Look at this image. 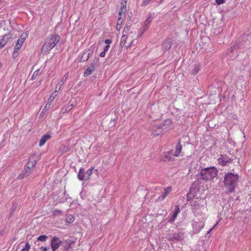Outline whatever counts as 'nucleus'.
Instances as JSON below:
<instances>
[{"label": "nucleus", "instance_id": "nucleus-1", "mask_svg": "<svg viewBox=\"0 0 251 251\" xmlns=\"http://www.w3.org/2000/svg\"><path fill=\"white\" fill-rule=\"evenodd\" d=\"M239 177V175L236 173L231 172L225 173L224 184L227 194L232 193L234 192L235 187L237 185Z\"/></svg>", "mask_w": 251, "mask_h": 251}, {"label": "nucleus", "instance_id": "nucleus-2", "mask_svg": "<svg viewBox=\"0 0 251 251\" xmlns=\"http://www.w3.org/2000/svg\"><path fill=\"white\" fill-rule=\"evenodd\" d=\"M172 128V121L167 119L160 123H154L151 127V132L154 136H157L167 132Z\"/></svg>", "mask_w": 251, "mask_h": 251}, {"label": "nucleus", "instance_id": "nucleus-3", "mask_svg": "<svg viewBox=\"0 0 251 251\" xmlns=\"http://www.w3.org/2000/svg\"><path fill=\"white\" fill-rule=\"evenodd\" d=\"M60 36L58 34H55L48 37L46 40L42 50L46 52L50 51L58 43L60 40Z\"/></svg>", "mask_w": 251, "mask_h": 251}, {"label": "nucleus", "instance_id": "nucleus-4", "mask_svg": "<svg viewBox=\"0 0 251 251\" xmlns=\"http://www.w3.org/2000/svg\"><path fill=\"white\" fill-rule=\"evenodd\" d=\"M37 157L36 155H33L29 157L28 161L25 168V170L20 175L19 178H23L27 176L33 170V169L37 162Z\"/></svg>", "mask_w": 251, "mask_h": 251}, {"label": "nucleus", "instance_id": "nucleus-5", "mask_svg": "<svg viewBox=\"0 0 251 251\" xmlns=\"http://www.w3.org/2000/svg\"><path fill=\"white\" fill-rule=\"evenodd\" d=\"M201 176L204 180H209L215 178L217 175V170L214 167L203 168L201 171Z\"/></svg>", "mask_w": 251, "mask_h": 251}, {"label": "nucleus", "instance_id": "nucleus-6", "mask_svg": "<svg viewBox=\"0 0 251 251\" xmlns=\"http://www.w3.org/2000/svg\"><path fill=\"white\" fill-rule=\"evenodd\" d=\"M185 238V233L182 231H178L177 232H175L173 231H171L168 233L166 238L169 241H180L183 240Z\"/></svg>", "mask_w": 251, "mask_h": 251}, {"label": "nucleus", "instance_id": "nucleus-7", "mask_svg": "<svg viewBox=\"0 0 251 251\" xmlns=\"http://www.w3.org/2000/svg\"><path fill=\"white\" fill-rule=\"evenodd\" d=\"M204 203V200L201 199H197L196 201L192 204V207L194 212L195 214H201V213L205 208L203 203Z\"/></svg>", "mask_w": 251, "mask_h": 251}, {"label": "nucleus", "instance_id": "nucleus-8", "mask_svg": "<svg viewBox=\"0 0 251 251\" xmlns=\"http://www.w3.org/2000/svg\"><path fill=\"white\" fill-rule=\"evenodd\" d=\"M205 220L203 218L201 219L194 220L192 222V226L195 233L199 232L203 227Z\"/></svg>", "mask_w": 251, "mask_h": 251}, {"label": "nucleus", "instance_id": "nucleus-9", "mask_svg": "<svg viewBox=\"0 0 251 251\" xmlns=\"http://www.w3.org/2000/svg\"><path fill=\"white\" fill-rule=\"evenodd\" d=\"M233 159L226 154H220L217 159L218 163L223 166H227Z\"/></svg>", "mask_w": 251, "mask_h": 251}, {"label": "nucleus", "instance_id": "nucleus-10", "mask_svg": "<svg viewBox=\"0 0 251 251\" xmlns=\"http://www.w3.org/2000/svg\"><path fill=\"white\" fill-rule=\"evenodd\" d=\"M26 33H23L19 39L17 40L15 47L14 48V52L13 55L15 56L16 55V53H17L18 51L21 49V47L25 42L26 38L27 37Z\"/></svg>", "mask_w": 251, "mask_h": 251}, {"label": "nucleus", "instance_id": "nucleus-11", "mask_svg": "<svg viewBox=\"0 0 251 251\" xmlns=\"http://www.w3.org/2000/svg\"><path fill=\"white\" fill-rule=\"evenodd\" d=\"M12 38V35L10 33L2 36L0 39V49L4 47L8 42L11 41Z\"/></svg>", "mask_w": 251, "mask_h": 251}, {"label": "nucleus", "instance_id": "nucleus-12", "mask_svg": "<svg viewBox=\"0 0 251 251\" xmlns=\"http://www.w3.org/2000/svg\"><path fill=\"white\" fill-rule=\"evenodd\" d=\"M62 241L56 237H53L51 241V247L52 251H55L61 245Z\"/></svg>", "mask_w": 251, "mask_h": 251}, {"label": "nucleus", "instance_id": "nucleus-13", "mask_svg": "<svg viewBox=\"0 0 251 251\" xmlns=\"http://www.w3.org/2000/svg\"><path fill=\"white\" fill-rule=\"evenodd\" d=\"M180 212V210L178 205L175 206V212L173 213L172 215L169 217L168 222L170 223H173L176 217H177L179 213Z\"/></svg>", "mask_w": 251, "mask_h": 251}, {"label": "nucleus", "instance_id": "nucleus-14", "mask_svg": "<svg viewBox=\"0 0 251 251\" xmlns=\"http://www.w3.org/2000/svg\"><path fill=\"white\" fill-rule=\"evenodd\" d=\"M182 146L181 145L180 140L178 141L177 144L176 145L175 148V151L173 153V156L175 157H178L179 156L180 152H181Z\"/></svg>", "mask_w": 251, "mask_h": 251}, {"label": "nucleus", "instance_id": "nucleus-15", "mask_svg": "<svg viewBox=\"0 0 251 251\" xmlns=\"http://www.w3.org/2000/svg\"><path fill=\"white\" fill-rule=\"evenodd\" d=\"M50 138H51V136L50 134L47 133V134L44 135L42 137L41 139L40 140L39 144V146L40 147L43 146L45 144L46 142L48 140H50Z\"/></svg>", "mask_w": 251, "mask_h": 251}, {"label": "nucleus", "instance_id": "nucleus-16", "mask_svg": "<svg viewBox=\"0 0 251 251\" xmlns=\"http://www.w3.org/2000/svg\"><path fill=\"white\" fill-rule=\"evenodd\" d=\"M58 90H57V86H56L55 90L51 93L50 96L48 99V102L49 103V104H52L55 98L58 95Z\"/></svg>", "mask_w": 251, "mask_h": 251}, {"label": "nucleus", "instance_id": "nucleus-17", "mask_svg": "<svg viewBox=\"0 0 251 251\" xmlns=\"http://www.w3.org/2000/svg\"><path fill=\"white\" fill-rule=\"evenodd\" d=\"M172 46V41L170 39H166L162 45V49L164 50H167L170 49Z\"/></svg>", "mask_w": 251, "mask_h": 251}, {"label": "nucleus", "instance_id": "nucleus-18", "mask_svg": "<svg viewBox=\"0 0 251 251\" xmlns=\"http://www.w3.org/2000/svg\"><path fill=\"white\" fill-rule=\"evenodd\" d=\"M69 76V73H67L62 78V79L58 82V84L56 86H57V90L59 91L61 86L64 84V83L66 82V80L68 78Z\"/></svg>", "mask_w": 251, "mask_h": 251}, {"label": "nucleus", "instance_id": "nucleus-19", "mask_svg": "<svg viewBox=\"0 0 251 251\" xmlns=\"http://www.w3.org/2000/svg\"><path fill=\"white\" fill-rule=\"evenodd\" d=\"M127 37H128V35L125 33H123V35L122 36V38H121V42H120V48L121 49H122L123 48V47H124L126 43V41L127 40Z\"/></svg>", "mask_w": 251, "mask_h": 251}, {"label": "nucleus", "instance_id": "nucleus-20", "mask_svg": "<svg viewBox=\"0 0 251 251\" xmlns=\"http://www.w3.org/2000/svg\"><path fill=\"white\" fill-rule=\"evenodd\" d=\"M200 71V66L198 64H195L192 66L191 70V74L192 75H196Z\"/></svg>", "mask_w": 251, "mask_h": 251}, {"label": "nucleus", "instance_id": "nucleus-21", "mask_svg": "<svg viewBox=\"0 0 251 251\" xmlns=\"http://www.w3.org/2000/svg\"><path fill=\"white\" fill-rule=\"evenodd\" d=\"M85 170L83 168H81L79 169L77 176L78 178L80 180H83L84 179L86 180L85 178Z\"/></svg>", "mask_w": 251, "mask_h": 251}, {"label": "nucleus", "instance_id": "nucleus-22", "mask_svg": "<svg viewBox=\"0 0 251 251\" xmlns=\"http://www.w3.org/2000/svg\"><path fill=\"white\" fill-rule=\"evenodd\" d=\"M154 14L152 13H149L148 17L145 21L144 23L146 26L149 25L150 23L154 17Z\"/></svg>", "mask_w": 251, "mask_h": 251}, {"label": "nucleus", "instance_id": "nucleus-23", "mask_svg": "<svg viewBox=\"0 0 251 251\" xmlns=\"http://www.w3.org/2000/svg\"><path fill=\"white\" fill-rule=\"evenodd\" d=\"M172 155H173V150L167 152L164 155V160L167 161H170L172 160L173 157Z\"/></svg>", "mask_w": 251, "mask_h": 251}, {"label": "nucleus", "instance_id": "nucleus-24", "mask_svg": "<svg viewBox=\"0 0 251 251\" xmlns=\"http://www.w3.org/2000/svg\"><path fill=\"white\" fill-rule=\"evenodd\" d=\"M123 23V20L122 18L121 17H118L116 25V29L117 30H120L121 29Z\"/></svg>", "mask_w": 251, "mask_h": 251}, {"label": "nucleus", "instance_id": "nucleus-25", "mask_svg": "<svg viewBox=\"0 0 251 251\" xmlns=\"http://www.w3.org/2000/svg\"><path fill=\"white\" fill-rule=\"evenodd\" d=\"M95 69L91 66L89 67L84 73V76L86 77L90 75L94 71Z\"/></svg>", "mask_w": 251, "mask_h": 251}, {"label": "nucleus", "instance_id": "nucleus-26", "mask_svg": "<svg viewBox=\"0 0 251 251\" xmlns=\"http://www.w3.org/2000/svg\"><path fill=\"white\" fill-rule=\"evenodd\" d=\"M21 246L22 249L20 251H29L31 248V245L28 242H26L24 245L21 244Z\"/></svg>", "mask_w": 251, "mask_h": 251}, {"label": "nucleus", "instance_id": "nucleus-27", "mask_svg": "<svg viewBox=\"0 0 251 251\" xmlns=\"http://www.w3.org/2000/svg\"><path fill=\"white\" fill-rule=\"evenodd\" d=\"M65 221L68 223H72L75 221V217L72 215L68 214L66 215Z\"/></svg>", "mask_w": 251, "mask_h": 251}, {"label": "nucleus", "instance_id": "nucleus-28", "mask_svg": "<svg viewBox=\"0 0 251 251\" xmlns=\"http://www.w3.org/2000/svg\"><path fill=\"white\" fill-rule=\"evenodd\" d=\"M126 11V5H123L120 8V9L119 12V17H121L122 18V15H125Z\"/></svg>", "mask_w": 251, "mask_h": 251}, {"label": "nucleus", "instance_id": "nucleus-29", "mask_svg": "<svg viewBox=\"0 0 251 251\" xmlns=\"http://www.w3.org/2000/svg\"><path fill=\"white\" fill-rule=\"evenodd\" d=\"M93 169H94V167L91 168L89 169L88 170H87L86 171V172H85L86 180L90 178V176L92 174V170H93Z\"/></svg>", "mask_w": 251, "mask_h": 251}, {"label": "nucleus", "instance_id": "nucleus-30", "mask_svg": "<svg viewBox=\"0 0 251 251\" xmlns=\"http://www.w3.org/2000/svg\"><path fill=\"white\" fill-rule=\"evenodd\" d=\"M99 59L98 57H95L91 63L90 66L95 69L99 63Z\"/></svg>", "mask_w": 251, "mask_h": 251}, {"label": "nucleus", "instance_id": "nucleus-31", "mask_svg": "<svg viewBox=\"0 0 251 251\" xmlns=\"http://www.w3.org/2000/svg\"><path fill=\"white\" fill-rule=\"evenodd\" d=\"M72 109V107H70V104H67L64 106V107L62 109V112L63 113L68 112Z\"/></svg>", "mask_w": 251, "mask_h": 251}, {"label": "nucleus", "instance_id": "nucleus-32", "mask_svg": "<svg viewBox=\"0 0 251 251\" xmlns=\"http://www.w3.org/2000/svg\"><path fill=\"white\" fill-rule=\"evenodd\" d=\"M172 190V187L169 186L164 189L163 193L166 196V197L171 193Z\"/></svg>", "mask_w": 251, "mask_h": 251}, {"label": "nucleus", "instance_id": "nucleus-33", "mask_svg": "<svg viewBox=\"0 0 251 251\" xmlns=\"http://www.w3.org/2000/svg\"><path fill=\"white\" fill-rule=\"evenodd\" d=\"M40 74V69H38L36 71H35L32 76H31V79L32 80H34V79H35L36 78V77Z\"/></svg>", "mask_w": 251, "mask_h": 251}, {"label": "nucleus", "instance_id": "nucleus-34", "mask_svg": "<svg viewBox=\"0 0 251 251\" xmlns=\"http://www.w3.org/2000/svg\"><path fill=\"white\" fill-rule=\"evenodd\" d=\"M68 104H70V107H72V108L74 107H75L76 105V100L75 98L72 99L69 102Z\"/></svg>", "mask_w": 251, "mask_h": 251}, {"label": "nucleus", "instance_id": "nucleus-35", "mask_svg": "<svg viewBox=\"0 0 251 251\" xmlns=\"http://www.w3.org/2000/svg\"><path fill=\"white\" fill-rule=\"evenodd\" d=\"M166 197V196L163 193V192H162V194L156 199V201L157 202L161 201L164 200Z\"/></svg>", "mask_w": 251, "mask_h": 251}, {"label": "nucleus", "instance_id": "nucleus-36", "mask_svg": "<svg viewBox=\"0 0 251 251\" xmlns=\"http://www.w3.org/2000/svg\"><path fill=\"white\" fill-rule=\"evenodd\" d=\"M47 238L48 237L46 235H41L37 238V240L41 242H45L46 241Z\"/></svg>", "mask_w": 251, "mask_h": 251}, {"label": "nucleus", "instance_id": "nucleus-37", "mask_svg": "<svg viewBox=\"0 0 251 251\" xmlns=\"http://www.w3.org/2000/svg\"><path fill=\"white\" fill-rule=\"evenodd\" d=\"M151 1L152 0H144L142 2L141 5L143 6H146L147 5L149 4Z\"/></svg>", "mask_w": 251, "mask_h": 251}, {"label": "nucleus", "instance_id": "nucleus-38", "mask_svg": "<svg viewBox=\"0 0 251 251\" xmlns=\"http://www.w3.org/2000/svg\"><path fill=\"white\" fill-rule=\"evenodd\" d=\"M60 150L63 152H65L68 151V147L65 146H61L60 147Z\"/></svg>", "mask_w": 251, "mask_h": 251}, {"label": "nucleus", "instance_id": "nucleus-39", "mask_svg": "<svg viewBox=\"0 0 251 251\" xmlns=\"http://www.w3.org/2000/svg\"><path fill=\"white\" fill-rule=\"evenodd\" d=\"M62 211L58 210V209H55L54 210L53 212V214L54 216L58 215L59 214H62Z\"/></svg>", "mask_w": 251, "mask_h": 251}, {"label": "nucleus", "instance_id": "nucleus-40", "mask_svg": "<svg viewBox=\"0 0 251 251\" xmlns=\"http://www.w3.org/2000/svg\"><path fill=\"white\" fill-rule=\"evenodd\" d=\"M51 105V104H49V103L47 102V103L43 109V112H45L46 111L48 110L50 108Z\"/></svg>", "mask_w": 251, "mask_h": 251}, {"label": "nucleus", "instance_id": "nucleus-41", "mask_svg": "<svg viewBox=\"0 0 251 251\" xmlns=\"http://www.w3.org/2000/svg\"><path fill=\"white\" fill-rule=\"evenodd\" d=\"M137 43V40L136 39L132 40L131 41L129 45L127 47H129L133 46H135Z\"/></svg>", "mask_w": 251, "mask_h": 251}, {"label": "nucleus", "instance_id": "nucleus-42", "mask_svg": "<svg viewBox=\"0 0 251 251\" xmlns=\"http://www.w3.org/2000/svg\"><path fill=\"white\" fill-rule=\"evenodd\" d=\"M129 29H130V27L129 26H126L124 27L123 33H124V34L125 33V34H127V33H128Z\"/></svg>", "mask_w": 251, "mask_h": 251}, {"label": "nucleus", "instance_id": "nucleus-43", "mask_svg": "<svg viewBox=\"0 0 251 251\" xmlns=\"http://www.w3.org/2000/svg\"><path fill=\"white\" fill-rule=\"evenodd\" d=\"M91 51H89L87 52V54L86 56L84 58H82L83 61H87L89 58L90 55L91 54Z\"/></svg>", "mask_w": 251, "mask_h": 251}, {"label": "nucleus", "instance_id": "nucleus-44", "mask_svg": "<svg viewBox=\"0 0 251 251\" xmlns=\"http://www.w3.org/2000/svg\"><path fill=\"white\" fill-rule=\"evenodd\" d=\"M16 205L13 204L12 206V207L11 208V212H10V216H11L12 214H13V213L15 211V209H16Z\"/></svg>", "mask_w": 251, "mask_h": 251}, {"label": "nucleus", "instance_id": "nucleus-45", "mask_svg": "<svg viewBox=\"0 0 251 251\" xmlns=\"http://www.w3.org/2000/svg\"><path fill=\"white\" fill-rule=\"evenodd\" d=\"M112 42V41L111 39H105L104 40V43L106 44V45H109L110 46V44H111Z\"/></svg>", "mask_w": 251, "mask_h": 251}, {"label": "nucleus", "instance_id": "nucleus-46", "mask_svg": "<svg viewBox=\"0 0 251 251\" xmlns=\"http://www.w3.org/2000/svg\"><path fill=\"white\" fill-rule=\"evenodd\" d=\"M216 3L218 5H221L225 2V0H215Z\"/></svg>", "mask_w": 251, "mask_h": 251}, {"label": "nucleus", "instance_id": "nucleus-47", "mask_svg": "<svg viewBox=\"0 0 251 251\" xmlns=\"http://www.w3.org/2000/svg\"><path fill=\"white\" fill-rule=\"evenodd\" d=\"M109 48H110V46H109V45H106V46L104 47V49H103V50H104V51H105V52H107V51H108V50H109Z\"/></svg>", "mask_w": 251, "mask_h": 251}, {"label": "nucleus", "instance_id": "nucleus-48", "mask_svg": "<svg viewBox=\"0 0 251 251\" xmlns=\"http://www.w3.org/2000/svg\"><path fill=\"white\" fill-rule=\"evenodd\" d=\"M218 223H219V222H217L216 223V224L215 225H214V226H213L211 228H210V229L209 230V231L207 232V233H208H208H209L210 232H211V231H212V230H213V229L216 227V226L218 225Z\"/></svg>", "mask_w": 251, "mask_h": 251}, {"label": "nucleus", "instance_id": "nucleus-49", "mask_svg": "<svg viewBox=\"0 0 251 251\" xmlns=\"http://www.w3.org/2000/svg\"><path fill=\"white\" fill-rule=\"evenodd\" d=\"M106 52L104 51V50H103V51H102V52H101L100 53V56L101 57H104L105 56V53H106Z\"/></svg>", "mask_w": 251, "mask_h": 251}, {"label": "nucleus", "instance_id": "nucleus-50", "mask_svg": "<svg viewBox=\"0 0 251 251\" xmlns=\"http://www.w3.org/2000/svg\"><path fill=\"white\" fill-rule=\"evenodd\" d=\"M66 251H72V249L70 245H69L66 248Z\"/></svg>", "mask_w": 251, "mask_h": 251}, {"label": "nucleus", "instance_id": "nucleus-51", "mask_svg": "<svg viewBox=\"0 0 251 251\" xmlns=\"http://www.w3.org/2000/svg\"><path fill=\"white\" fill-rule=\"evenodd\" d=\"M41 249L42 251H48L49 250V248L45 247H41Z\"/></svg>", "mask_w": 251, "mask_h": 251}, {"label": "nucleus", "instance_id": "nucleus-52", "mask_svg": "<svg viewBox=\"0 0 251 251\" xmlns=\"http://www.w3.org/2000/svg\"><path fill=\"white\" fill-rule=\"evenodd\" d=\"M148 27H149V25L146 26L145 24H144V25L143 27V33H144L147 29Z\"/></svg>", "mask_w": 251, "mask_h": 251}, {"label": "nucleus", "instance_id": "nucleus-53", "mask_svg": "<svg viewBox=\"0 0 251 251\" xmlns=\"http://www.w3.org/2000/svg\"><path fill=\"white\" fill-rule=\"evenodd\" d=\"M238 43H239L238 40H237L236 43L235 44V45L233 47V50L235 49L236 48V47H237L238 46V45H236ZM232 50H233V49H232Z\"/></svg>", "mask_w": 251, "mask_h": 251}, {"label": "nucleus", "instance_id": "nucleus-54", "mask_svg": "<svg viewBox=\"0 0 251 251\" xmlns=\"http://www.w3.org/2000/svg\"><path fill=\"white\" fill-rule=\"evenodd\" d=\"M126 2H127V0H122L121 3L123 5H124V4H126Z\"/></svg>", "mask_w": 251, "mask_h": 251}, {"label": "nucleus", "instance_id": "nucleus-55", "mask_svg": "<svg viewBox=\"0 0 251 251\" xmlns=\"http://www.w3.org/2000/svg\"><path fill=\"white\" fill-rule=\"evenodd\" d=\"M163 0H161L159 4L161 3L163 1Z\"/></svg>", "mask_w": 251, "mask_h": 251}]
</instances>
